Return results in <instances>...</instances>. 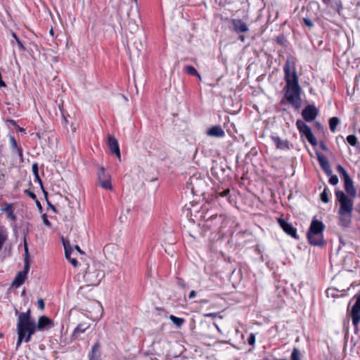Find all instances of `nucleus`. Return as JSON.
<instances>
[{"mask_svg": "<svg viewBox=\"0 0 360 360\" xmlns=\"http://www.w3.org/2000/svg\"><path fill=\"white\" fill-rule=\"evenodd\" d=\"M15 314L18 316L17 347H20L22 341L29 342L37 330L42 331L49 330L54 326L53 321L46 316H40L36 324L34 320L31 316L30 309H28L26 312H19L15 309Z\"/></svg>", "mask_w": 360, "mask_h": 360, "instance_id": "nucleus-1", "label": "nucleus"}, {"mask_svg": "<svg viewBox=\"0 0 360 360\" xmlns=\"http://www.w3.org/2000/svg\"><path fill=\"white\" fill-rule=\"evenodd\" d=\"M292 70H291L290 61L288 59L283 66L284 79L285 81V97L290 105L298 109L302 104L300 97L302 89L299 84V79L294 67V63H292Z\"/></svg>", "mask_w": 360, "mask_h": 360, "instance_id": "nucleus-2", "label": "nucleus"}, {"mask_svg": "<svg viewBox=\"0 0 360 360\" xmlns=\"http://www.w3.org/2000/svg\"><path fill=\"white\" fill-rule=\"evenodd\" d=\"M325 229L323 223L318 219H313L307 231L309 243L314 246H323L324 245L323 232Z\"/></svg>", "mask_w": 360, "mask_h": 360, "instance_id": "nucleus-3", "label": "nucleus"}, {"mask_svg": "<svg viewBox=\"0 0 360 360\" xmlns=\"http://www.w3.org/2000/svg\"><path fill=\"white\" fill-rule=\"evenodd\" d=\"M104 277L103 271L94 266H88L84 275V280L86 286H97Z\"/></svg>", "mask_w": 360, "mask_h": 360, "instance_id": "nucleus-4", "label": "nucleus"}, {"mask_svg": "<svg viewBox=\"0 0 360 360\" xmlns=\"http://www.w3.org/2000/svg\"><path fill=\"white\" fill-rule=\"evenodd\" d=\"M335 196L340 202L338 213H352L353 200L349 198L342 191H335Z\"/></svg>", "mask_w": 360, "mask_h": 360, "instance_id": "nucleus-5", "label": "nucleus"}, {"mask_svg": "<svg viewBox=\"0 0 360 360\" xmlns=\"http://www.w3.org/2000/svg\"><path fill=\"white\" fill-rule=\"evenodd\" d=\"M336 169L338 172L342 176L344 180V187L345 191L352 198H354L356 196V191L354 186L352 179L350 178L348 173L342 165H338L336 167Z\"/></svg>", "mask_w": 360, "mask_h": 360, "instance_id": "nucleus-6", "label": "nucleus"}, {"mask_svg": "<svg viewBox=\"0 0 360 360\" xmlns=\"http://www.w3.org/2000/svg\"><path fill=\"white\" fill-rule=\"evenodd\" d=\"M296 126L300 133L304 136L311 145L315 146L317 145V140L314 136L310 127L302 120H298L296 122Z\"/></svg>", "mask_w": 360, "mask_h": 360, "instance_id": "nucleus-7", "label": "nucleus"}, {"mask_svg": "<svg viewBox=\"0 0 360 360\" xmlns=\"http://www.w3.org/2000/svg\"><path fill=\"white\" fill-rule=\"evenodd\" d=\"M98 181L100 186L106 190H112L111 176L103 167H98Z\"/></svg>", "mask_w": 360, "mask_h": 360, "instance_id": "nucleus-8", "label": "nucleus"}, {"mask_svg": "<svg viewBox=\"0 0 360 360\" xmlns=\"http://www.w3.org/2000/svg\"><path fill=\"white\" fill-rule=\"evenodd\" d=\"M354 298L356 299V301L352 307L351 317L353 325L355 328H357V326L360 322V295H356Z\"/></svg>", "mask_w": 360, "mask_h": 360, "instance_id": "nucleus-9", "label": "nucleus"}, {"mask_svg": "<svg viewBox=\"0 0 360 360\" xmlns=\"http://www.w3.org/2000/svg\"><path fill=\"white\" fill-rule=\"evenodd\" d=\"M278 223L283 231L288 235L290 236L295 239H298L299 237L297 234V229L291 224L282 218L278 219Z\"/></svg>", "mask_w": 360, "mask_h": 360, "instance_id": "nucleus-10", "label": "nucleus"}, {"mask_svg": "<svg viewBox=\"0 0 360 360\" xmlns=\"http://www.w3.org/2000/svg\"><path fill=\"white\" fill-rule=\"evenodd\" d=\"M317 115L318 110L313 105L306 106L302 112V117L306 122L313 121L316 117Z\"/></svg>", "mask_w": 360, "mask_h": 360, "instance_id": "nucleus-11", "label": "nucleus"}, {"mask_svg": "<svg viewBox=\"0 0 360 360\" xmlns=\"http://www.w3.org/2000/svg\"><path fill=\"white\" fill-rule=\"evenodd\" d=\"M230 21L233 26L232 30L237 34L245 33L249 30L247 24L241 19L233 18Z\"/></svg>", "mask_w": 360, "mask_h": 360, "instance_id": "nucleus-12", "label": "nucleus"}, {"mask_svg": "<svg viewBox=\"0 0 360 360\" xmlns=\"http://www.w3.org/2000/svg\"><path fill=\"white\" fill-rule=\"evenodd\" d=\"M29 266L28 264H25V270L22 271H19L15 276L14 280L13 281L12 285L15 288L20 287L24 282L27 276V269Z\"/></svg>", "mask_w": 360, "mask_h": 360, "instance_id": "nucleus-13", "label": "nucleus"}, {"mask_svg": "<svg viewBox=\"0 0 360 360\" xmlns=\"http://www.w3.org/2000/svg\"><path fill=\"white\" fill-rule=\"evenodd\" d=\"M317 159L319 161V163L321 167V169L324 171L326 175H331L333 173V171L330 167V162L327 158H326L324 155H321L318 154L317 155Z\"/></svg>", "mask_w": 360, "mask_h": 360, "instance_id": "nucleus-14", "label": "nucleus"}, {"mask_svg": "<svg viewBox=\"0 0 360 360\" xmlns=\"http://www.w3.org/2000/svg\"><path fill=\"white\" fill-rule=\"evenodd\" d=\"M108 146L111 152L115 153L120 160H121L120 146L117 141L112 136H108Z\"/></svg>", "mask_w": 360, "mask_h": 360, "instance_id": "nucleus-15", "label": "nucleus"}, {"mask_svg": "<svg viewBox=\"0 0 360 360\" xmlns=\"http://www.w3.org/2000/svg\"><path fill=\"white\" fill-rule=\"evenodd\" d=\"M206 134L208 136L217 138H221L225 136V132L220 125L212 127L207 131Z\"/></svg>", "mask_w": 360, "mask_h": 360, "instance_id": "nucleus-16", "label": "nucleus"}, {"mask_svg": "<svg viewBox=\"0 0 360 360\" xmlns=\"http://www.w3.org/2000/svg\"><path fill=\"white\" fill-rule=\"evenodd\" d=\"M100 348L101 344L98 341H97L91 348L90 353L89 354V360H100L101 354H100Z\"/></svg>", "mask_w": 360, "mask_h": 360, "instance_id": "nucleus-17", "label": "nucleus"}, {"mask_svg": "<svg viewBox=\"0 0 360 360\" xmlns=\"http://www.w3.org/2000/svg\"><path fill=\"white\" fill-rule=\"evenodd\" d=\"M271 139L276 144V148L281 150H288L290 149L289 143L287 140H282L278 136H271Z\"/></svg>", "mask_w": 360, "mask_h": 360, "instance_id": "nucleus-18", "label": "nucleus"}, {"mask_svg": "<svg viewBox=\"0 0 360 360\" xmlns=\"http://www.w3.org/2000/svg\"><path fill=\"white\" fill-rule=\"evenodd\" d=\"M340 215L339 224L344 227H347L352 221V213H338Z\"/></svg>", "mask_w": 360, "mask_h": 360, "instance_id": "nucleus-19", "label": "nucleus"}, {"mask_svg": "<svg viewBox=\"0 0 360 360\" xmlns=\"http://www.w3.org/2000/svg\"><path fill=\"white\" fill-rule=\"evenodd\" d=\"M89 324H87L86 323H82L78 324L73 331L72 338L74 339L77 338L79 334L84 333L89 328Z\"/></svg>", "mask_w": 360, "mask_h": 360, "instance_id": "nucleus-20", "label": "nucleus"}, {"mask_svg": "<svg viewBox=\"0 0 360 360\" xmlns=\"http://www.w3.org/2000/svg\"><path fill=\"white\" fill-rule=\"evenodd\" d=\"M63 245L65 249V258H68L72 253L73 249L68 239L62 238Z\"/></svg>", "mask_w": 360, "mask_h": 360, "instance_id": "nucleus-21", "label": "nucleus"}, {"mask_svg": "<svg viewBox=\"0 0 360 360\" xmlns=\"http://www.w3.org/2000/svg\"><path fill=\"white\" fill-rule=\"evenodd\" d=\"M184 72L188 75L195 76L198 78L199 80H201V76L199 75L194 67L191 65H186L184 67Z\"/></svg>", "mask_w": 360, "mask_h": 360, "instance_id": "nucleus-22", "label": "nucleus"}, {"mask_svg": "<svg viewBox=\"0 0 360 360\" xmlns=\"http://www.w3.org/2000/svg\"><path fill=\"white\" fill-rule=\"evenodd\" d=\"M32 172L34 175V180L37 181L40 186L42 187V181L40 179V176L39 175V169H38V165L37 163H34L32 166Z\"/></svg>", "mask_w": 360, "mask_h": 360, "instance_id": "nucleus-23", "label": "nucleus"}, {"mask_svg": "<svg viewBox=\"0 0 360 360\" xmlns=\"http://www.w3.org/2000/svg\"><path fill=\"white\" fill-rule=\"evenodd\" d=\"M340 122V120L336 117H333L329 120V127L332 132H335Z\"/></svg>", "mask_w": 360, "mask_h": 360, "instance_id": "nucleus-24", "label": "nucleus"}, {"mask_svg": "<svg viewBox=\"0 0 360 360\" xmlns=\"http://www.w3.org/2000/svg\"><path fill=\"white\" fill-rule=\"evenodd\" d=\"M169 319L172 321V323L178 328H180L184 323L185 322L184 319L176 317L174 315L169 316Z\"/></svg>", "mask_w": 360, "mask_h": 360, "instance_id": "nucleus-25", "label": "nucleus"}, {"mask_svg": "<svg viewBox=\"0 0 360 360\" xmlns=\"http://www.w3.org/2000/svg\"><path fill=\"white\" fill-rule=\"evenodd\" d=\"M321 200L322 202L327 203L330 201V198L328 197V188L326 187L323 192L321 194Z\"/></svg>", "mask_w": 360, "mask_h": 360, "instance_id": "nucleus-26", "label": "nucleus"}, {"mask_svg": "<svg viewBox=\"0 0 360 360\" xmlns=\"http://www.w3.org/2000/svg\"><path fill=\"white\" fill-rule=\"evenodd\" d=\"M10 141L13 148H17L20 156L22 155V151L21 148H18L17 146L16 141L13 136L10 137Z\"/></svg>", "mask_w": 360, "mask_h": 360, "instance_id": "nucleus-27", "label": "nucleus"}, {"mask_svg": "<svg viewBox=\"0 0 360 360\" xmlns=\"http://www.w3.org/2000/svg\"><path fill=\"white\" fill-rule=\"evenodd\" d=\"M291 360H301L300 352L298 349L294 348L291 354Z\"/></svg>", "mask_w": 360, "mask_h": 360, "instance_id": "nucleus-28", "label": "nucleus"}, {"mask_svg": "<svg viewBox=\"0 0 360 360\" xmlns=\"http://www.w3.org/2000/svg\"><path fill=\"white\" fill-rule=\"evenodd\" d=\"M347 141L352 146H355L357 143V139L354 135H349L347 137Z\"/></svg>", "mask_w": 360, "mask_h": 360, "instance_id": "nucleus-29", "label": "nucleus"}, {"mask_svg": "<svg viewBox=\"0 0 360 360\" xmlns=\"http://www.w3.org/2000/svg\"><path fill=\"white\" fill-rule=\"evenodd\" d=\"M12 36L15 39V41H16V42H17V44L18 45L19 49L21 50V51H24L25 49V48L23 46L21 40L17 36V34L15 32H13L12 33Z\"/></svg>", "mask_w": 360, "mask_h": 360, "instance_id": "nucleus-30", "label": "nucleus"}, {"mask_svg": "<svg viewBox=\"0 0 360 360\" xmlns=\"http://www.w3.org/2000/svg\"><path fill=\"white\" fill-rule=\"evenodd\" d=\"M328 176H330L329 180H328L329 184H330L331 185H333V186L338 184L339 180L336 175H333V173H332L331 175H328Z\"/></svg>", "mask_w": 360, "mask_h": 360, "instance_id": "nucleus-31", "label": "nucleus"}, {"mask_svg": "<svg viewBox=\"0 0 360 360\" xmlns=\"http://www.w3.org/2000/svg\"><path fill=\"white\" fill-rule=\"evenodd\" d=\"M303 21H304V25L309 27H311L314 26L312 21L307 18H304Z\"/></svg>", "mask_w": 360, "mask_h": 360, "instance_id": "nucleus-32", "label": "nucleus"}, {"mask_svg": "<svg viewBox=\"0 0 360 360\" xmlns=\"http://www.w3.org/2000/svg\"><path fill=\"white\" fill-rule=\"evenodd\" d=\"M134 45H136V48L138 51H141L143 47V46L140 40L136 39L134 41Z\"/></svg>", "mask_w": 360, "mask_h": 360, "instance_id": "nucleus-33", "label": "nucleus"}, {"mask_svg": "<svg viewBox=\"0 0 360 360\" xmlns=\"http://www.w3.org/2000/svg\"><path fill=\"white\" fill-rule=\"evenodd\" d=\"M230 193V190L229 188L225 189L222 192L218 193V195L220 197H226Z\"/></svg>", "mask_w": 360, "mask_h": 360, "instance_id": "nucleus-34", "label": "nucleus"}, {"mask_svg": "<svg viewBox=\"0 0 360 360\" xmlns=\"http://www.w3.org/2000/svg\"><path fill=\"white\" fill-rule=\"evenodd\" d=\"M42 219H43V222H44V224L46 226L50 227L51 224V222L49 221V219H48V218H47L46 214H44V215L42 216Z\"/></svg>", "mask_w": 360, "mask_h": 360, "instance_id": "nucleus-35", "label": "nucleus"}, {"mask_svg": "<svg viewBox=\"0 0 360 360\" xmlns=\"http://www.w3.org/2000/svg\"><path fill=\"white\" fill-rule=\"evenodd\" d=\"M37 304H38V307L39 308L41 309V310H44V302L43 300V299L41 298H39L37 301Z\"/></svg>", "mask_w": 360, "mask_h": 360, "instance_id": "nucleus-36", "label": "nucleus"}, {"mask_svg": "<svg viewBox=\"0 0 360 360\" xmlns=\"http://www.w3.org/2000/svg\"><path fill=\"white\" fill-rule=\"evenodd\" d=\"M248 344L250 345H253L255 342V337L253 334H251L248 340Z\"/></svg>", "mask_w": 360, "mask_h": 360, "instance_id": "nucleus-37", "label": "nucleus"}, {"mask_svg": "<svg viewBox=\"0 0 360 360\" xmlns=\"http://www.w3.org/2000/svg\"><path fill=\"white\" fill-rule=\"evenodd\" d=\"M25 193H27V195L32 199L33 200H35L37 198V196L36 195L31 191L30 190H25Z\"/></svg>", "mask_w": 360, "mask_h": 360, "instance_id": "nucleus-38", "label": "nucleus"}, {"mask_svg": "<svg viewBox=\"0 0 360 360\" xmlns=\"http://www.w3.org/2000/svg\"><path fill=\"white\" fill-rule=\"evenodd\" d=\"M219 313H207L205 314V316L206 317H210V318H216L218 316Z\"/></svg>", "mask_w": 360, "mask_h": 360, "instance_id": "nucleus-39", "label": "nucleus"}, {"mask_svg": "<svg viewBox=\"0 0 360 360\" xmlns=\"http://www.w3.org/2000/svg\"><path fill=\"white\" fill-rule=\"evenodd\" d=\"M70 262L75 267H77L78 266V262H77V259L75 257H73L72 259H70Z\"/></svg>", "mask_w": 360, "mask_h": 360, "instance_id": "nucleus-40", "label": "nucleus"}, {"mask_svg": "<svg viewBox=\"0 0 360 360\" xmlns=\"http://www.w3.org/2000/svg\"><path fill=\"white\" fill-rule=\"evenodd\" d=\"M5 237L0 233V250L1 249L3 244L5 241Z\"/></svg>", "mask_w": 360, "mask_h": 360, "instance_id": "nucleus-41", "label": "nucleus"}, {"mask_svg": "<svg viewBox=\"0 0 360 360\" xmlns=\"http://www.w3.org/2000/svg\"><path fill=\"white\" fill-rule=\"evenodd\" d=\"M195 297V290H191L189 293V295H188V297L190 299H193Z\"/></svg>", "mask_w": 360, "mask_h": 360, "instance_id": "nucleus-42", "label": "nucleus"}, {"mask_svg": "<svg viewBox=\"0 0 360 360\" xmlns=\"http://www.w3.org/2000/svg\"><path fill=\"white\" fill-rule=\"evenodd\" d=\"M75 250H76L78 252H79L81 255H83V254H84V252L80 249V248H79L78 245H76L75 246Z\"/></svg>", "mask_w": 360, "mask_h": 360, "instance_id": "nucleus-43", "label": "nucleus"}, {"mask_svg": "<svg viewBox=\"0 0 360 360\" xmlns=\"http://www.w3.org/2000/svg\"><path fill=\"white\" fill-rule=\"evenodd\" d=\"M320 146H321V148L323 150H327V147H326V146L323 142H321V143H320Z\"/></svg>", "mask_w": 360, "mask_h": 360, "instance_id": "nucleus-44", "label": "nucleus"}, {"mask_svg": "<svg viewBox=\"0 0 360 360\" xmlns=\"http://www.w3.org/2000/svg\"><path fill=\"white\" fill-rule=\"evenodd\" d=\"M214 326H215V328H217V331L220 333H221V330L220 329V328L218 326V325L216 323H214Z\"/></svg>", "mask_w": 360, "mask_h": 360, "instance_id": "nucleus-45", "label": "nucleus"}, {"mask_svg": "<svg viewBox=\"0 0 360 360\" xmlns=\"http://www.w3.org/2000/svg\"><path fill=\"white\" fill-rule=\"evenodd\" d=\"M239 40L241 41H244L245 38L244 36L243 35H240L239 37H238Z\"/></svg>", "mask_w": 360, "mask_h": 360, "instance_id": "nucleus-46", "label": "nucleus"}, {"mask_svg": "<svg viewBox=\"0 0 360 360\" xmlns=\"http://www.w3.org/2000/svg\"><path fill=\"white\" fill-rule=\"evenodd\" d=\"M322 1H323L325 4L328 5V4H329V3H330V0H322Z\"/></svg>", "mask_w": 360, "mask_h": 360, "instance_id": "nucleus-47", "label": "nucleus"}, {"mask_svg": "<svg viewBox=\"0 0 360 360\" xmlns=\"http://www.w3.org/2000/svg\"><path fill=\"white\" fill-rule=\"evenodd\" d=\"M217 215H212L210 219H213L214 218H217Z\"/></svg>", "mask_w": 360, "mask_h": 360, "instance_id": "nucleus-48", "label": "nucleus"}, {"mask_svg": "<svg viewBox=\"0 0 360 360\" xmlns=\"http://www.w3.org/2000/svg\"><path fill=\"white\" fill-rule=\"evenodd\" d=\"M73 257H71V255L69 256L68 258H66L69 262L70 261V259H72Z\"/></svg>", "mask_w": 360, "mask_h": 360, "instance_id": "nucleus-49", "label": "nucleus"}, {"mask_svg": "<svg viewBox=\"0 0 360 360\" xmlns=\"http://www.w3.org/2000/svg\"><path fill=\"white\" fill-rule=\"evenodd\" d=\"M50 33H51V34H52V35L53 34V30H52V29L50 30Z\"/></svg>", "mask_w": 360, "mask_h": 360, "instance_id": "nucleus-50", "label": "nucleus"}, {"mask_svg": "<svg viewBox=\"0 0 360 360\" xmlns=\"http://www.w3.org/2000/svg\"><path fill=\"white\" fill-rule=\"evenodd\" d=\"M84 287H83V286L80 287V290L84 289Z\"/></svg>", "mask_w": 360, "mask_h": 360, "instance_id": "nucleus-51", "label": "nucleus"}]
</instances>
